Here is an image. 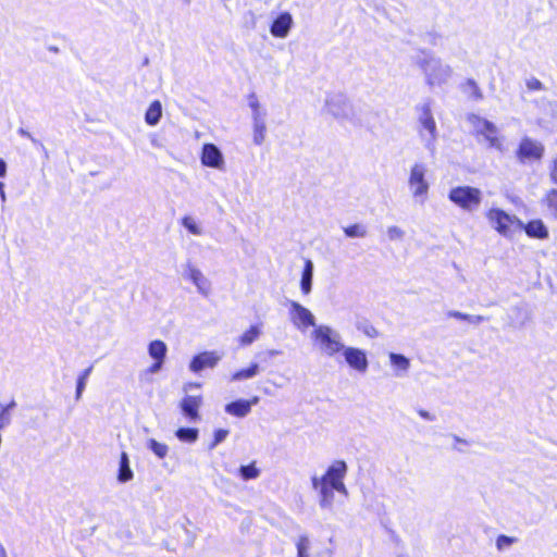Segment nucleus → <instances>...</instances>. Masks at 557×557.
I'll use <instances>...</instances> for the list:
<instances>
[{"label": "nucleus", "instance_id": "55", "mask_svg": "<svg viewBox=\"0 0 557 557\" xmlns=\"http://www.w3.org/2000/svg\"><path fill=\"white\" fill-rule=\"evenodd\" d=\"M7 175V162L0 159V177L3 178Z\"/></svg>", "mask_w": 557, "mask_h": 557}, {"label": "nucleus", "instance_id": "42", "mask_svg": "<svg viewBox=\"0 0 557 557\" xmlns=\"http://www.w3.org/2000/svg\"><path fill=\"white\" fill-rule=\"evenodd\" d=\"M248 106L251 109V113L262 108L255 92L248 96Z\"/></svg>", "mask_w": 557, "mask_h": 557}, {"label": "nucleus", "instance_id": "56", "mask_svg": "<svg viewBox=\"0 0 557 557\" xmlns=\"http://www.w3.org/2000/svg\"><path fill=\"white\" fill-rule=\"evenodd\" d=\"M420 417H422L425 420L433 421L434 417L426 410H420L419 411Z\"/></svg>", "mask_w": 557, "mask_h": 557}, {"label": "nucleus", "instance_id": "19", "mask_svg": "<svg viewBox=\"0 0 557 557\" xmlns=\"http://www.w3.org/2000/svg\"><path fill=\"white\" fill-rule=\"evenodd\" d=\"M518 230H524L527 235L533 238L545 239L548 237V230L542 220H532L523 226H518Z\"/></svg>", "mask_w": 557, "mask_h": 557}, {"label": "nucleus", "instance_id": "24", "mask_svg": "<svg viewBox=\"0 0 557 557\" xmlns=\"http://www.w3.org/2000/svg\"><path fill=\"white\" fill-rule=\"evenodd\" d=\"M320 500L319 505L323 509H331L334 503V488L331 485L324 484L319 490Z\"/></svg>", "mask_w": 557, "mask_h": 557}, {"label": "nucleus", "instance_id": "51", "mask_svg": "<svg viewBox=\"0 0 557 557\" xmlns=\"http://www.w3.org/2000/svg\"><path fill=\"white\" fill-rule=\"evenodd\" d=\"M16 406V403L14 399H12L8 405H3L0 403V410L11 413V410L14 409Z\"/></svg>", "mask_w": 557, "mask_h": 557}, {"label": "nucleus", "instance_id": "7", "mask_svg": "<svg viewBox=\"0 0 557 557\" xmlns=\"http://www.w3.org/2000/svg\"><path fill=\"white\" fill-rule=\"evenodd\" d=\"M448 199L465 211L476 210L482 201V191L472 186H457L449 190Z\"/></svg>", "mask_w": 557, "mask_h": 557}, {"label": "nucleus", "instance_id": "23", "mask_svg": "<svg viewBox=\"0 0 557 557\" xmlns=\"http://www.w3.org/2000/svg\"><path fill=\"white\" fill-rule=\"evenodd\" d=\"M133 479V471L129 467V459L128 455L123 451L121 454L120 463H119V473H117V480L121 483H126Z\"/></svg>", "mask_w": 557, "mask_h": 557}, {"label": "nucleus", "instance_id": "8", "mask_svg": "<svg viewBox=\"0 0 557 557\" xmlns=\"http://www.w3.org/2000/svg\"><path fill=\"white\" fill-rule=\"evenodd\" d=\"M485 215L492 227L504 237H510L513 230L523 226V222L518 216L498 208L490 209Z\"/></svg>", "mask_w": 557, "mask_h": 557}, {"label": "nucleus", "instance_id": "39", "mask_svg": "<svg viewBox=\"0 0 557 557\" xmlns=\"http://www.w3.org/2000/svg\"><path fill=\"white\" fill-rule=\"evenodd\" d=\"M386 235L391 242L403 240L405 237V231L399 226L392 225L387 227Z\"/></svg>", "mask_w": 557, "mask_h": 557}, {"label": "nucleus", "instance_id": "37", "mask_svg": "<svg viewBox=\"0 0 557 557\" xmlns=\"http://www.w3.org/2000/svg\"><path fill=\"white\" fill-rule=\"evenodd\" d=\"M517 542H518L517 537L500 534L496 539V548H497V550L503 552Z\"/></svg>", "mask_w": 557, "mask_h": 557}, {"label": "nucleus", "instance_id": "5", "mask_svg": "<svg viewBox=\"0 0 557 557\" xmlns=\"http://www.w3.org/2000/svg\"><path fill=\"white\" fill-rule=\"evenodd\" d=\"M324 108L326 113L332 115L341 124L352 123L355 120L356 114L351 102L341 92L327 95Z\"/></svg>", "mask_w": 557, "mask_h": 557}, {"label": "nucleus", "instance_id": "31", "mask_svg": "<svg viewBox=\"0 0 557 557\" xmlns=\"http://www.w3.org/2000/svg\"><path fill=\"white\" fill-rule=\"evenodd\" d=\"M148 448L160 459H163L169 451L168 445L150 438L147 443Z\"/></svg>", "mask_w": 557, "mask_h": 557}, {"label": "nucleus", "instance_id": "33", "mask_svg": "<svg viewBox=\"0 0 557 557\" xmlns=\"http://www.w3.org/2000/svg\"><path fill=\"white\" fill-rule=\"evenodd\" d=\"M182 225L193 235L200 236L203 233L202 228L190 215H186L182 219Z\"/></svg>", "mask_w": 557, "mask_h": 557}, {"label": "nucleus", "instance_id": "46", "mask_svg": "<svg viewBox=\"0 0 557 557\" xmlns=\"http://www.w3.org/2000/svg\"><path fill=\"white\" fill-rule=\"evenodd\" d=\"M447 315L449 318H454V319H458V320H463V321H467V318H468V313H463V312H460V311H457V310H449L447 312Z\"/></svg>", "mask_w": 557, "mask_h": 557}, {"label": "nucleus", "instance_id": "47", "mask_svg": "<svg viewBox=\"0 0 557 557\" xmlns=\"http://www.w3.org/2000/svg\"><path fill=\"white\" fill-rule=\"evenodd\" d=\"M487 320L484 315L479 314H468L467 321L472 324H480L481 322Z\"/></svg>", "mask_w": 557, "mask_h": 557}, {"label": "nucleus", "instance_id": "17", "mask_svg": "<svg viewBox=\"0 0 557 557\" xmlns=\"http://www.w3.org/2000/svg\"><path fill=\"white\" fill-rule=\"evenodd\" d=\"M201 405V396L187 395L181 400L180 408L183 414L188 418L189 421H198L200 419L199 408Z\"/></svg>", "mask_w": 557, "mask_h": 557}, {"label": "nucleus", "instance_id": "9", "mask_svg": "<svg viewBox=\"0 0 557 557\" xmlns=\"http://www.w3.org/2000/svg\"><path fill=\"white\" fill-rule=\"evenodd\" d=\"M545 147L544 145L531 137H523L516 151L518 161L522 164L528 162L541 161L544 157Z\"/></svg>", "mask_w": 557, "mask_h": 557}, {"label": "nucleus", "instance_id": "54", "mask_svg": "<svg viewBox=\"0 0 557 557\" xmlns=\"http://www.w3.org/2000/svg\"><path fill=\"white\" fill-rule=\"evenodd\" d=\"M548 104L550 107L552 117L557 120V101H549Z\"/></svg>", "mask_w": 557, "mask_h": 557}, {"label": "nucleus", "instance_id": "13", "mask_svg": "<svg viewBox=\"0 0 557 557\" xmlns=\"http://www.w3.org/2000/svg\"><path fill=\"white\" fill-rule=\"evenodd\" d=\"M222 356L216 351H203L196 355L190 363L189 370L191 372L198 373L207 368H214L218 362L221 360Z\"/></svg>", "mask_w": 557, "mask_h": 557}, {"label": "nucleus", "instance_id": "25", "mask_svg": "<svg viewBox=\"0 0 557 557\" xmlns=\"http://www.w3.org/2000/svg\"><path fill=\"white\" fill-rule=\"evenodd\" d=\"M166 351L165 343L160 339L152 341L148 346L149 356L154 360H164Z\"/></svg>", "mask_w": 557, "mask_h": 557}, {"label": "nucleus", "instance_id": "63", "mask_svg": "<svg viewBox=\"0 0 557 557\" xmlns=\"http://www.w3.org/2000/svg\"><path fill=\"white\" fill-rule=\"evenodd\" d=\"M4 190V184L2 182H0V191H3Z\"/></svg>", "mask_w": 557, "mask_h": 557}, {"label": "nucleus", "instance_id": "41", "mask_svg": "<svg viewBox=\"0 0 557 557\" xmlns=\"http://www.w3.org/2000/svg\"><path fill=\"white\" fill-rule=\"evenodd\" d=\"M228 435V431L227 430H223V429H219L214 432V441L213 443L210 445V448H214L216 445H219L220 443H222Z\"/></svg>", "mask_w": 557, "mask_h": 557}, {"label": "nucleus", "instance_id": "48", "mask_svg": "<svg viewBox=\"0 0 557 557\" xmlns=\"http://www.w3.org/2000/svg\"><path fill=\"white\" fill-rule=\"evenodd\" d=\"M311 482H312V487L315 491H319L321 488V486H323L325 484L323 475L320 476V478L319 476H312Z\"/></svg>", "mask_w": 557, "mask_h": 557}, {"label": "nucleus", "instance_id": "34", "mask_svg": "<svg viewBox=\"0 0 557 557\" xmlns=\"http://www.w3.org/2000/svg\"><path fill=\"white\" fill-rule=\"evenodd\" d=\"M267 125L265 122L253 123V143L257 146L263 144L265 139Z\"/></svg>", "mask_w": 557, "mask_h": 557}, {"label": "nucleus", "instance_id": "45", "mask_svg": "<svg viewBox=\"0 0 557 557\" xmlns=\"http://www.w3.org/2000/svg\"><path fill=\"white\" fill-rule=\"evenodd\" d=\"M11 413L0 410V431L10 425Z\"/></svg>", "mask_w": 557, "mask_h": 557}, {"label": "nucleus", "instance_id": "28", "mask_svg": "<svg viewBox=\"0 0 557 557\" xmlns=\"http://www.w3.org/2000/svg\"><path fill=\"white\" fill-rule=\"evenodd\" d=\"M198 429L195 428H180L175 432L176 437L186 443H195L198 440Z\"/></svg>", "mask_w": 557, "mask_h": 557}, {"label": "nucleus", "instance_id": "38", "mask_svg": "<svg viewBox=\"0 0 557 557\" xmlns=\"http://www.w3.org/2000/svg\"><path fill=\"white\" fill-rule=\"evenodd\" d=\"M297 557H309L310 542L306 535H301L296 544Z\"/></svg>", "mask_w": 557, "mask_h": 557}, {"label": "nucleus", "instance_id": "50", "mask_svg": "<svg viewBox=\"0 0 557 557\" xmlns=\"http://www.w3.org/2000/svg\"><path fill=\"white\" fill-rule=\"evenodd\" d=\"M163 362H164V360H154V362L148 369V372H150V373L159 372L163 366Z\"/></svg>", "mask_w": 557, "mask_h": 557}, {"label": "nucleus", "instance_id": "16", "mask_svg": "<svg viewBox=\"0 0 557 557\" xmlns=\"http://www.w3.org/2000/svg\"><path fill=\"white\" fill-rule=\"evenodd\" d=\"M294 25V20L290 13L282 12L273 21L270 33L272 36L276 38H285L289 34Z\"/></svg>", "mask_w": 557, "mask_h": 557}, {"label": "nucleus", "instance_id": "57", "mask_svg": "<svg viewBox=\"0 0 557 557\" xmlns=\"http://www.w3.org/2000/svg\"><path fill=\"white\" fill-rule=\"evenodd\" d=\"M34 145L37 146L40 149V151H42V153L45 154V157L47 159L49 158L48 150L41 141H39V144H34Z\"/></svg>", "mask_w": 557, "mask_h": 557}, {"label": "nucleus", "instance_id": "18", "mask_svg": "<svg viewBox=\"0 0 557 557\" xmlns=\"http://www.w3.org/2000/svg\"><path fill=\"white\" fill-rule=\"evenodd\" d=\"M258 401V397H253L251 400L238 399L227 404L225 411L231 416L244 418L250 412L251 406L256 405Z\"/></svg>", "mask_w": 557, "mask_h": 557}, {"label": "nucleus", "instance_id": "64", "mask_svg": "<svg viewBox=\"0 0 557 557\" xmlns=\"http://www.w3.org/2000/svg\"><path fill=\"white\" fill-rule=\"evenodd\" d=\"M187 2H189V0H187Z\"/></svg>", "mask_w": 557, "mask_h": 557}, {"label": "nucleus", "instance_id": "11", "mask_svg": "<svg viewBox=\"0 0 557 557\" xmlns=\"http://www.w3.org/2000/svg\"><path fill=\"white\" fill-rule=\"evenodd\" d=\"M342 352L345 358V361L351 369L359 373L367 372L369 361L364 350L357 347L345 346Z\"/></svg>", "mask_w": 557, "mask_h": 557}, {"label": "nucleus", "instance_id": "49", "mask_svg": "<svg viewBox=\"0 0 557 557\" xmlns=\"http://www.w3.org/2000/svg\"><path fill=\"white\" fill-rule=\"evenodd\" d=\"M17 133L23 136V137H26L28 138L33 144H39V140L36 139L28 131H26L25 128H18L17 129Z\"/></svg>", "mask_w": 557, "mask_h": 557}, {"label": "nucleus", "instance_id": "32", "mask_svg": "<svg viewBox=\"0 0 557 557\" xmlns=\"http://www.w3.org/2000/svg\"><path fill=\"white\" fill-rule=\"evenodd\" d=\"M238 472L242 479L246 481L257 479L260 475V470L255 466V463L240 466Z\"/></svg>", "mask_w": 557, "mask_h": 557}, {"label": "nucleus", "instance_id": "26", "mask_svg": "<svg viewBox=\"0 0 557 557\" xmlns=\"http://www.w3.org/2000/svg\"><path fill=\"white\" fill-rule=\"evenodd\" d=\"M260 372V366L258 363H251L247 369L236 371L232 375V381H243L255 377Z\"/></svg>", "mask_w": 557, "mask_h": 557}, {"label": "nucleus", "instance_id": "14", "mask_svg": "<svg viewBox=\"0 0 557 557\" xmlns=\"http://www.w3.org/2000/svg\"><path fill=\"white\" fill-rule=\"evenodd\" d=\"M201 162L209 168L222 169L224 158L221 150L214 144H205L201 152Z\"/></svg>", "mask_w": 557, "mask_h": 557}, {"label": "nucleus", "instance_id": "40", "mask_svg": "<svg viewBox=\"0 0 557 557\" xmlns=\"http://www.w3.org/2000/svg\"><path fill=\"white\" fill-rule=\"evenodd\" d=\"M525 86L531 91H539L544 89L543 83L536 77H530L525 81Z\"/></svg>", "mask_w": 557, "mask_h": 557}, {"label": "nucleus", "instance_id": "27", "mask_svg": "<svg viewBox=\"0 0 557 557\" xmlns=\"http://www.w3.org/2000/svg\"><path fill=\"white\" fill-rule=\"evenodd\" d=\"M261 335L259 325H251L238 339L240 346H249Z\"/></svg>", "mask_w": 557, "mask_h": 557}, {"label": "nucleus", "instance_id": "52", "mask_svg": "<svg viewBox=\"0 0 557 557\" xmlns=\"http://www.w3.org/2000/svg\"><path fill=\"white\" fill-rule=\"evenodd\" d=\"M333 488H334V491H336V492H338V493H341V494H343V495H345V496H347V495H348V491H347V488H346V485H345V483H344V480H343L341 483H338V484H336L335 486H333Z\"/></svg>", "mask_w": 557, "mask_h": 557}, {"label": "nucleus", "instance_id": "53", "mask_svg": "<svg viewBox=\"0 0 557 557\" xmlns=\"http://www.w3.org/2000/svg\"><path fill=\"white\" fill-rule=\"evenodd\" d=\"M364 334L369 337H375L377 336V331L375 330L374 326L372 325H369L367 326L364 330H363Z\"/></svg>", "mask_w": 557, "mask_h": 557}, {"label": "nucleus", "instance_id": "44", "mask_svg": "<svg viewBox=\"0 0 557 557\" xmlns=\"http://www.w3.org/2000/svg\"><path fill=\"white\" fill-rule=\"evenodd\" d=\"M549 178L557 185V157L552 160L549 165Z\"/></svg>", "mask_w": 557, "mask_h": 557}, {"label": "nucleus", "instance_id": "15", "mask_svg": "<svg viewBox=\"0 0 557 557\" xmlns=\"http://www.w3.org/2000/svg\"><path fill=\"white\" fill-rule=\"evenodd\" d=\"M347 471L348 466L344 460H335L323 474L325 484L335 486L345 479Z\"/></svg>", "mask_w": 557, "mask_h": 557}, {"label": "nucleus", "instance_id": "12", "mask_svg": "<svg viewBox=\"0 0 557 557\" xmlns=\"http://www.w3.org/2000/svg\"><path fill=\"white\" fill-rule=\"evenodd\" d=\"M184 276L190 280L195 286L197 287L198 293L203 296H208L211 292L210 281L202 274V272L197 269L190 262H187L184 270Z\"/></svg>", "mask_w": 557, "mask_h": 557}, {"label": "nucleus", "instance_id": "61", "mask_svg": "<svg viewBox=\"0 0 557 557\" xmlns=\"http://www.w3.org/2000/svg\"><path fill=\"white\" fill-rule=\"evenodd\" d=\"M268 354H269V356L273 357V356L278 355V354H280V351H278V350H275V349H271V350H269V351H268Z\"/></svg>", "mask_w": 557, "mask_h": 557}, {"label": "nucleus", "instance_id": "2", "mask_svg": "<svg viewBox=\"0 0 557 557\" xmlns=\"http://www.w3.org/2000/svg\"><path fill=\"white\" fill-rule=\"evenodd\" d=\"M419 112V135L425 149L433 157L436 153L437 128L432 115L431 101L426 100L417 107Z\"/></svg>", "mask_w": 557, "mask_h": 557}, {"label": "nucleus", "instance_id": "10", "mask_svg": "<svg viewBox=\"0 0 557 557\" xmlns=\"http://www.w3.org/2000/svg\"><path fill=\"white\" fill-rule=\"evenodd\" d=\"M289 318L292 323L299 330L309 326L315 329V326H318L312 312L295 300L289 301Z\"/></svg>", "mask_w": 557, "mask_h": 557}, {"label": "nucleus", "instance_id": "6", "mask_svg": "<svg viewBox=\"0 0 557 557\" xmlns=\"http://www.w3.org/2000/svg\"><path fill=\"white\" fill-rule=\"evenodd\" d=\"M467 121L473 128L474 134L482 136L488 147L503 151V140L498 137V128L494 123L474 113L468 114Z\"/></svg>", "mask_w": 557, "mask_h": 557}, {"label": "nucleus", "instance_id": "3", "mask_svg": "<svg viewBox=\"0 0 557 557\" xmlns=\"http://www.w3.org/2000/svg\"><path fill=\"white\" fill-rule=\"evenodd\" d=\"M311 338L321 354L330 358L335 357L345 348L339 332L329 325L321 324L315 326L311 333Z\"/></svg>", "mask_w": 557, "mask_h": 557}, {"label": "nucleus", "instance_id": "22", "mask_svg": "<svg viewBox=\"0 0 557 557\" xmlns=\"http://www.w3.org/2000/svg\"><path fill=\"white\" fill-rule=\"evenodd\" d=\"M162 117V104L159 100L150 103L145 113V122L150 126H156Z\"/></svg>", "mask_w": 557, "mask_h": 557}, {"label": "nucleus", "instance_id": "43", "mask_svg": "<svg viewBox=\"0 0 557 557\" xmlns=\"http://www.w3.org/2000/svg\"><path fill=\"white\" fill-rule=\"evenodd\" d=\"M251 116H252V123L265 122L267 110L264 108H261V109L252 112Z\"/></svg>", "mask_w": 557, "mask_h": 557}, {"label": "nucleus", "instance_id": "60", "mask_svg": "<svg viewBox=\"0 0 557 557\" xmlns=\"http://www.w3.org/2000/svg\"><path fill=\"white\" fill-rule=\"evenodd\" d=\"M187 387H200V384H198V383H189V384H187V385L184 387V389L186 391V389H187Z\"/></svg>", "mask_w": 557, "mask_h": 557}, {"label": "nucleus", "instance_id": "58", "mask_svg": "<svg viewBox=\"0 0 557 557\" xmlns=\"http://www.w3.org/2000/svg\"><path fill=\"white\" fill-rule=\"evenodd\" d=\"M34 145L37 146L40 149V151H42V153L45 154V157L47 159L49 158L48 150L41 141H39V144H34Z\"/></svg>", "mask_w": 557, "mask_h": 557}, {"label": "nucleus", "instance_id": "29", "mask_svg": "<svg viewBox=\"0 0 557 557\" xmlns=\"http://www.w3.org/2000/svg\"><path fill=\"white\" fill-rule=\"evenodd\" d=\"M91 371H92V366L85 369L77 377L76 392H75L76 400H79L82 398V395L86 388L87 380H88Z\"/></svg>", "mask_w": 557, "mask_h": 557}, {"label": "nucleus", "instance_id": "1", "mask_svg": "<svg viewBox=\"0 0 557 557\" xmlns=\"http://www.w3.org/2000/svg\"><path fill=\"white\" fill-rule=\"evenodd\" d=\"M414 63L423 72L429 86L446 84L451 77V67L432 53L423 51L414 58Z\"/></svg>", "mask_w": 557, "mask_h": 557}, {"label": "nucleus", "instance_id": "36", "mask_svg": "<svg viewBox=\"0 0 557 557\" xmlns=\"http://www.w3.org/2000/svg\"><path fill=\"white\" fill-rule=\"evenodd\" d=\"M465 90L469 92L470 97L476 101L483 99L482 90L480 89L478 84L471 78L467 81Z\"/></svg>", "mask_w": 557, "mask_h": 557}, {"label": "nucleus", "instance_id": "59", "mask_svg": "<svg viewBox=\"0 0 557 557\" xmlns=\"http://www.w3.org/2000/svg\"><path fill=\"white\" fill-rule=\"evenodd\" d=\"M0 557H8L4 546L0 543Z\"/></svg>", "mask_w": 557, "mask_h": 557}, {"label": "nucleus", "instance_id": "30", "mask_svg": "<svg viewBox=\"0 0 557 557\" xmlns=\"http://www.w3.org/2000/svg\"><path fill=\"white\" fill-rule=\"evenodd\" d=\"M543 202L547 206L553 218L557 219V188L550 189L545 195Z\"/></svg>", "mask_w": 557, "mask_h": 557}, {"label": "nucleus", "instance_id": "21", "mask_svg": "<svg viewBox=\"0 0 557 557\" xmlns=\"http://www.w3.org/2000/svg\"><path fill=\"white\" fill-rule=\"evenodd\" d=\"M391 364L397 369V372L395 373L396 376H403L406 374L410 368V360L401 355L396 352H391L388 355Z\"/></svg>", "mask_w": 557, "mask_h": 557}, {"label": "nucleus", "instance_id": "62", "mask_svg": "<svg viewBox=\"0 0 557 557\" xmlns=\"http://www.w3.org/2000/svg\"><path fill=\"white\" fill-rule=\"evenodd\" d=\"M0 198H1L2 201H5V193H4V190L0 191Z\"/></svg>", "mask_w": 557, "mask_h": 557}, {"label": "nucleus", "instance_id": "35", "mask_svg": "<svg viewBox=\"0 0 557 557\" xmlns=\"http://www.w3.org/2000/svg\"><path fill=\"white\" fill-rule=\"evenodd\" d=\"M344 233L347 237L350 238H362L367 236V228L361 224H354L347 227H344Z\"/></svg>", "mask_w": 557, "mask_h": 557}, {"label": "nucleus", "instance_id": "4", "mask_svg": "<svg viewBox=\"0 0 557 557\" xmlns=\"http://www.w3.org/2000/svg\"><path fill=\"white\" fill-rule=\"evenodd\" d=\"M428 168L422 162H416L411 168L408 176V187L416 202L423 205L430 190V183L426 180Z\"/></svg>", "mask_w": 557, "mask_h": 557}, {"label": "nucleus", "instance_id": "20", "mask_svg": "<svg viewBox=\"0 0 557 557\" xmlns=\"http://www.w3.org/2000/svg\"><path fill=\"white\" fill-rule=\"evenodd\" d=\"M314 265L310 259L305 261V267L301 273L300 289L304 295H309L312 290Z\"/></svg>", "mask_w": 557, "mask_h": 557}]
</instances>
